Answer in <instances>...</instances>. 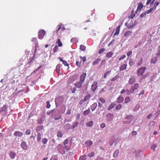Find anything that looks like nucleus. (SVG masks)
Returning <instances> with one entry per match:
<instances>
[{
    "instance_id": "f257e3e1",
    "label": "nucleus",
    "mask_w": 160,
    "mask_h": 160,
    "mask_svg": "<svg viewBox=\"0 0 160 160\" xmlns=\"http://www.w3.org/2000/svg\"><path fill=\"white\" fill-rule=\"evenodd\" d=\"M46 32L43 29L40 30L38 32V38L42 39L45 35L46 34Z\"/></svg>"
},
{
    "instance_id": "f03ea898",
    "label": "nucleus",
    "mask_w": 160,
    "mask_h": 160,
    "mask_svg": "<svg viewBox=\"0 0 160 160\" xmlns=\"http://www.w3.org/2000/svg\"><path fill=\"white\" fill-rule=\"evenodd\" d=\"M58 149L59 152L62 155L65 153V151L64 147L61 144H58Z\"/></svg>"
},
{
    "instance_id": "7ed1b4c3",
    "label": "nucleus",
    "mask_w": 160,
    "mask_h": 160,
    "mask_svg": "<svg viewBox=\"0 0 160 160\" xmlns=\"http://www.w3.org/2000/svg\"><path fill=\"white\" fill-rule=\"evenodd\" d=\"M98 82L97 81H94L91 85V89L93 92H95L98 88Z\"/></svg>"
},
{
    "instance_id": "20e7f679",
    "label": "nucleus",
    "mask_w": 160,
    "mask_h": 160,
    "mask_svg": "<svg viewBox=\"0 0 160 160\" xmlns=\"http://www.w3.org/2000/svg\"><path fill=\"white\" fill-rule=\"evenodd\" d=\"M146 69V68L145 67H142L138 70L137 71V74L138 76H141L144 73L145 70Z\"/></svg>"
},
{
    "instance_id": "39448f33",
    "label": "nucleus",
    "mask_w": 160,
    "mask_h": 160,
    "mask_svg": "<svg viewBox=\"0 0 160 160\" xmlns=\"http://www.w3.org/2000/svg\"><path fill=\"white\" fill-rule=\"evenodd\" d=\"M139 87V85L138 83H136L133 86H131V91L132 92V93H133L134 91L137 90Z\"/></svg>"
},
{
    "instance_id": "423d86ee",
    "label": "nucleus",
    "mask_w": 160,
    "mask_h": 160,
    "mask_svg": "<svg viewBox=\"0 0 160 160\" xmlns=\"http://www.w3.org/2000/svg\"><path fill=\"white\" fill-rule=\"evenodd\" d=\"M114 115L112 113H108L106 116V120L108 121H110L112 120Z\"/></svg>"
},
{
    "instance_id": "0eeeda50",
    "label": "nucleus",
    "mask_w": 160,
    "mask_h": 160,
    "mask_svg": "<svg viewBox=\"0 0 160 160\" xmlns=\"http://www.w3.org/2000/svg\"><path fill=\"white\" fill-rule=\"evenodd\" d=\"M99 102H98V106L99 107H101L102 105L103 104L105 103V100L103 98H99Z\"/></svg>"
},
{
    "instance_id": "6e6552de",
    "label": "nucleus",
    "mask_w": 160,
    "mask_h": 160,
    "mask_svg": "<svg viewBox=\"0 0 160 160\" xmlns=\"http://www.w3.org/2000/svg\"><path fill=\"white\" fill-rule=\"evenodd\" d=\"M86 76L87 74L85 73H83L80 76V81L83 83Z\"/></svg>"
},
{
    "instance_id": "1a4fd4ad",
    "label": "nucleus",
    "mask_w": 160,
    "mask_h": 160,
    "mask_svg": "<svg viewBox=\"0 0 160 160\" xmlns=\"http://www.w3.org/2000/svg\"><path fill=\"white\" fill-rule=\"evenodd\" d=\"M21 146L23 149L24 150L27 149V145L25 142H22L21 144Z\"/></svg>"
},
{
    "instance_id": "9d476101",
    "label": "nucleus",
    "mask_w": 160,
    "mask_h": 160,
    "mask_svg": "<svg viewBox=\"0 0 160 160\" xmlns=\"http://www.w3.org/2000/svg\"><path fill=\"white\" fill-rule=\"evenodd\" d=\"M83 83L82 82L79 81L74 84L75 86L77 88H81L82 87V84Z\"/></svg>"
},
{
    "instance_id": "9b49d317",
    "label": "nucleus",
    "mask_w": 160,
    "mask_h": 160,
    "mask_svg": "<svg viewBox=\"0 0 160 160\" xmlns=\"http://www.w3.org/2000/svg\"><path fill=\"white\" fill-rule=\"evenodd\" d=\"M126 118L128 121V123H130L133 119V117L132 115H130L127 116Z\"/></svg>"
},
{
    "instance_id": "f8f14e48",
    "label": "nucleus",
    "mask_w": 160,
    "mask_h": 160,
    "mask_svg": "<svg viewBox=\"0 0 160 160\" xmlns=\"http://www.w3.org/2000/svg\"><path fill=\"white\" fill-rule=\"evenodd\" d=\"M135 78L134 77L130 78L128 81V83L131 85L133 84L135 81Z\"/></svg>"
},
{
    "instance_id": "ddd939ff",
    "label": "nucleus",
    "mask_w": 160,
    "mask_h": 160,
    "mask_svg": "<svg viewBox=\"0 0 160 160\" xmlns=\"http://www.w3.org/2000/svg\"><path fill=\"white\" fill-rule=\"evenodd\" d=\"M23 135V133L22 132L18 131L15 132L14 134V136L18 137H22Z\"/></svg>"
},
{
    "instance_id": "4468645a",
    "label": "nucleus",
    "mask_w": 160,
    "mask_h": 160,
    "mask_svg": "<svg viewBox=\"0 0 160 160\" xmlns=\"http://www.w3.org/2000/svg\"><path fill=\"white\" fill-rule=\"evenodd\" d=\"M123 98L121 96H120L117 99V102L118 103H121L123 102Z\"/></svg>"
},
{
    "instance_id": "2eb2a0df",
    "label": "nucleus",
    "mask_w": 160,
    "mask_h": 160,
    "mask_svg": "<svg viewBox=\"0 0 160 160\" xmlns=\"http://www.w3.org/2000/svg\"><path fill=\"white\" fill-rule=\"evenodd\" d=\"M143 7V5L142 2H140L138 4L137 11H136V13L137 11H139Z\"/></svg>"
},
{
    "instance_id": "dca6fc26",
    "label": "nucleus",
    "mask_w": 160,
    "mask_h": 160,
    "mask_svg": "<svg viewBox=\"0 0 160 160\" xmlns=\"http://www.w3.org/2000/svg\"><path fill=\"white\" fill-rule=\"evenodd\" d=\"M158 59V58L157 57L152 58L151 60V63L155 64L157 61Z\"/></svg>"
},
{
    "instance_id": "f3484780",
    "label": "nucleus",
    "mask_w": 160,
    "mask_h": 160,
    "mask_svg": "<svg viewBox=\"0 0 160 160\" xmlns=\"http://www.w3.org/2000/svg\"><path fill=\"white\" fill-rule=\"evenodd\" d=\"M97 103H94L91 106V108L92 111H94L96 108H97Z\"/></svg>"
},
{
    "instance_id": "a211bd4d",
    "label": "nucleus",
    "mask_w": 160,
    "mask_h": 160,
    "mask_svg": "<svg viewBox=\"0 0 160 160\" xmlns=\"http://www.w3.org/2000/svg\"><path fill=\"white\" fill-rule=\"evenodd\" d=\"M120 27H121V26L120 25H119L117 28L116 29V32L113 35L114 36H115L116 35H118L119 34V31H120Z\"/></svg>"
},
{
    "instance_id": "6ab92c4d",
    "label": "nucleus",
    "mask_w": 160,
    "mask_h": 160,
    "mask_svg": "<svg viewBox=\"0 0 160 160\" xmlns=\"http://www.w3.org/2000/svg\"><path fill=\"white\" fill-rule=\"evenodd\" d=\"M58 26L59 27L57 30V34H58V32L60 30H61V31H62L65 30V28L63 26H62L58 25Z\"/></svg>"
},
{
    "instance_id": "aec40b11",
    "label": "nucleus",
    "mask_w": 160,
    "mask_h": 160,
    "mask_svg": "<svg viewBox=\"0 0 160 160\" xmlns=\"http://www.w3.org/2000/svg\"><path fill=\"white\" fill-rule=\"evenodd\" d=\"M63 135V134L62 131L59 130L57 132V136L58 138H61L62 137Z\"/></svg>"
},
{
    "instance_id": "412c9836",
    "label": "nucleus",
    "mask_w": 160,
    "mask_h": 160,
    "mask_svg": "<svg viewBox=\"0 0 160 160\" xmlns=\"http://www.w3.org/2000/svg\"><path fill=\"white\" fill-rule=\"evenodd\" d=\"M101 61V59L100 58H98L96 60H94L92 62V65H95L97 64H98L99 62Z\"/></svg>"
},
{
    "instance_id": "4be33fe9",
    "label": "nucleus",
    "mask_w": 160,
    "mask_h": 160,
    "mask_svg": "<svg viewBox=\"0 0 160 160\" xmlns=\"http://www.w3.org/2000/svg\"><path fill=\"white\" fill-rule=\"evenodd\" d=\"M91 97V95L90 94H88L84 97L83 99H82V101L84 102L87 101Z\"/></svg>"
},
{
    "instance_id": "5701e85b",
    "label": "nucleus",
    "mask_w": 160,
    "mask_h": 160,
    "mask_svg": "<svg viewBox=\"0 0 160 160\" xmlns=\"http://www.w3.org/2000/svg\"><path fill=\"white\" fill-rule=\"evenodd\" d=\"M127 65L126 64H123L122 65L120 68V71H122L125 69L127 68Z\"/></svg>"
},
{
    "instance_id": "b1692460",
    "label": "nucleus",
    "mask_w": 160,
    "mask_h": 160,
    "mask_svg": "<svg viewBox=\"0 0 160 160\" xmlns=\"http://www.w3.org/2000/svg\"><path fill=\"white\" fill-rule=\"evenodd\" d=\"M9 156L12 159H14L16 156V154L14 152H12L10 153Z\"/></svg>"
},
{
    "instance_id": "393cba45",
    "label": "nucleus",
    "mask_w": 160,
    "mask_h": 160,
    "mask_svg": "<svg viewBox=\"0 0 160 160\" xmlns=\"http://www.w3.org/2000/svg\"><path fill=\"white\" fill-rule=\"evenodd\" d=\"M78 124H79L78 122H76L71 126V129H74L75 128H76V127H77V126H78Z\"/></svg>"
},
{
    "instance_id": "a878e982",
    "label": "nucleus",
    "mask_w": 160,
    "mask_h": 160,
    "mask_svg": "<svg viewBox=\"0 0 160 160\" xmlns=\"http://www.w3.org/2000/svg\"><path fill=\"white\" fill-rule=\"evenodd\" d=\"M61 65L58 64L56 67V71L57 73H59L60 71Z\"/></svg>"
},
{
    "instance_id": "bb28decb",
    "label": "nucleus",
    "mask_w": 160,
    "mask_h": 160,
    "mask_svg": "<svg viewBox=\"0 0 160 160\" xmlns=\"http://www.w3.org/2000/svg\"><path fill=\"white\" fill-rule=\"evenodd\" d=\"M132 32L130 31H128L126 32L124 34V36L126 37H128L129 36L131 35Z\"/></svg>"
},
{
    "instance_id": "cd10ccee",
    "label": "nucleus",
    "mask_w": 160,
    "mask_h": 160,
    "mask_svg": "<svg viewBox=\"0 0 160 160\" xmlns=\"http://www.w3.org/2000/svg\"><path fill=\"white\" fill-rule=\"evenodd\" d=\"M90 112V110L89 108L87 110L84 111L83 112V114L84 116H86Z\"/></svg>"
},
{
    "instance_id": "c85d7f7f",
    "label": "nucleus",
    "mask_w": 160,
    "mask_h": 160,
    "mask_svg": "<svg viewBox=\"0 0 160 160\" xmlns=\"http://www.w3.org/2000/svg\"><path fill=\"white\" fill-rule=\"evenodd\" d=\"M60 60L63 62V63L64 64L65 66H69V64L67 62L63 60L61 58H59Z\"/></svg>"
},
{
    "instance_id": "c756f323",
    "label": "nucleus",
    "mask_w": 160,
    "mask_h": 160,
    "mask_svg": "<svg viewBox=\"0 0 160 160\" xmlns=\"http://www.w3.org/2000/svg\"><path fill=\"white\" fill-rule=\"evenodd\" d=\"M119 153V150H117L115 151V152L113 154V156L114 158H116L118 157Z\"/></svg>"
},
{
    "instance_id": "7c9ffc66",
    "label": "nucleus",
    "mask_w": 160,
    "mask_h": 160,
    "mask_svg": "<svg viewBox=\"0 0 160 160\" xmlns=\"http://www.w3.org/2000/svg\"><path fill=\"white\" fill-rule=\"evenodd\" d=\"M113 55V53L112 52H110L107 53L106 55V57L108 58H111Z\"/></svg>"
},
{
    "instance_id": "2f4dec72",
    "label": "nucleus",
    "mask_w": 160,
    "mask_h": 160,
    "mask_svg": "<svg viewBox=\"0 0 160 160\" xmlns=\"http://www.w3.org/2000/svg\"><path fill=\"white\" fill-rule=\"evenodd\" d=\"M92 144V142L91 140L87 141L85 142V144L88 146H91Z\"/></svg>"
},
{
    "instance_id": "473e14b6",
    "label": "nucleus",
    "mask_w": 160,
    "mask_h": 160,
    "mask_svg": "<svg viewBox=\"0 0 160 160\" xmlns=\"http://www.w3.org/2000/svg\"><path fill=\"white\" fill-rule=\"evenodd\" d=\"M42 67V65H40L32 73V74H35L37 72L39 71V70Z\"/></svg>"
},
{
    "instance_id": "72a5a7b5",
    "label": "nucleus",
    "mask_w": 160,
    "mask_h": 160,
    "mask_svg": "<svg viewBox=\"0 0 160 160\" xmlns=\"http://www.w3.org/2000/svg\"><path fill=\"white\" fill-rule=\"evenodd\" d=\"M135 16V14L134 13V10H132V11L131 15L129 16V18L130 19H132Z\"/></svg>"
},
{
    "instance_id": "f704fd0d",
    "label": "nucleus",
    "mask_w": 160,
    "mask_h": 160,
    "mask_svg": "<svg viewBox=\"0 0 160 160\" xmlns=\"http://www.w3.org/2000/svg\"><path fill=\"white\" fill-rule=\"evenodd\" d=\"M41 139V134L40 132L38 133L37 135V141L38 142H39Z\"/></svg>"
},
{
    "instance_id": "c9c22d12",
    "label": "nucleus",
    "mask_w": 160,
    "mask_h": 160,
    "mask_svg": "<svg viewBox=\"0 0 160 160\" xmlns=\"http://www.w3.org/2000/svg\"><path fill=\"white\" fill-rule=\"evenodd\" d=\"M115 105V104L114 103H111V104L108 106V110H110L112 109V108H113Z\"/></svg>"
},
{
    "instance_id": "e433bc0d",
    "label": "nucleus",
    "mask_w": 160,
    "mask_h": 160,
    "mask_svg": "<svg viewBox=\"0 0 160 160\" xmlns=\"http://www.w3.org/2000/svg\"><path fill=\"white\" fill-rule=\"evenodd\" d=\"M119 78V75H117L115 76L114 77L110 79L111 81H116L117 79H118Z\"/></svg>"
},
{
    "instance_id": "4c0bfd02",
    "label": "nucleus",
    "mask_w": 160,
    "mask_h": 160,
    "mask_svg": "<svg viewBox=\"0 0 160 160\" xmlns=\"http://www.w3.org/2000/svg\"><path fill=\"white\" fill-rule=\"evenodd\" d=\"M93 122L92 121H89V122H88L86 125L88 127H92L93 125Z\"/></svg>"
},
{
    "instance_id": "58836bf2",
    "label": "nucleus",
    "mask_w": 160,
    "mask_h": 160,
    "mask_svg": "<svg viewBox=\"0 0 160 160\" xmlns=\"http://www.w3.org/2000/svg\"><path fill=\"white\" fill-rule=\"evenodd\" d=\"M131 99L129 97H127L125 99V103H128L130 101Z\"/></svg>"
},
{
    "instance_id": "ea45409f",
    "label": "nucleus",
    "mask_w": 160,
    "mask_h": 160,
    "mask_svg": "<svg viewBox=\"0 0 160 160\" xmlns=\"http://www.w3.org/2000/svg\"><path fill=\"white\" fill-rule=\"evenodd\" d=\"M56 43L58 44V46L59 47H61L62 45V42L60 41V39L59 38L58 39Z\"/></svg>"
},
{
    "instance_id": "a19ab883",
    "label": "nucleus",
    "mask_w": 160,
    "mask_h": 160,
    "mask_svg": "<svg viewBox=\"0 0 160 160\" xmlns=\"http://www.w3.org/2000/svg\"><path fill=\"white\" fill-rule=\"evenodd\" d=\"M71 41L72 43H75L77 42V40L76 38H73L71 39Z\"/></svg>"
},
{
    "instance_id": "79ce46f5",
    "label": "nucleus",
    "mask_w": 160,
    "mask_h": 160,
    "mask_svg": "<svg viewBox=\"0 0 160 160\" xmlns=\"http://www.w3.org/2000/svg\"><path fill=\"white\" fill-rule=\"evenodd\" d=\"M64 149H65L67 151H68L70 150L71 148V145H66L64 146Z\"/></svg>"
},
{
    "instance_id": "37998d69",
    "label": "nucleus",
    "mask_w": 160,
    "mask_h": 160,
    "mask_svg": "<svg viewBox=\"0 0 160 160\" xmlns=\"http://www.w3.org/2000/svg\"><path fill=\"white\" fill-rule=\"evenodd\" d=\"M61 118V116L60 115V114H59V115H56L54 117V119L55 120H59Z\"/></svg>"
},
{
    "instance_id": "c03bdc74",
    "label": "nucleus",
    "mask_w": 160,
    "mask_h": 160,
    "mask_svg": "<svg viewBox=\"0 0 160 160\" xmlns=\"http://www.w3.org/2000/svg\"><path fill=\"white\" fill-rule=\"evenodd\" d=\"M155 9L153 8H150L149 10L145 11L147 14H148L151 13L153 10H154Z\"/></svg>"
},
{
    "instance_id": "a18cd8bd",
    "label": "nucleus",
    "mask_w": 160,
    "mask_h": 160,
    "mask_svg": "<svg viewBox=\"0 0 160 160\" xmlns=\"http://www.w3.org/2000/svg\"><path fill=\"white\" fill-rule=\"evenodd\" d=\"M87 156L86 155H84L80 157V159L81 160H86Z\"/></svg>"
},
{
    "instance_id": "49530a36",
    "label": "nucleus",
    "mask_w": 160,
    "mask_h": 160,
    "mask_svg": "<svg viewBox=\"0 0 160 160\" xmlns=\"http://www.w3.org/2000/svg\"><path fill=\"white\" fill-rule=\"evenodd\" d=\"M139 108H140V106H139V105L137 104L135 107L134 108V110L135 111H136L139 109Z\"/></svg>"
},
{
    "instance_id": "de8ad7c7",
    "label": "nucleus",
    "mask_w": 160,
    "mask_h": 160,
    "mask_svg": "<svg viewBox=\"0 0 160 160\" xmlns=\"http://www.w3.org/2000/svg\"><path fill=\"white\" fill-rule=\"evenodd\" d=\"M53 51L54 52H57L58 50V47L56 45L53 48Z\"/></svg>"
},
{
    "instance_id": "09e8293b",
    "label": "nucleus",
    "mask_w": 160,
    "mask_h": 160,
    "mask_svg": "<svg viewBox=\"0 0 160 160\" xmlns=\"http://www.w3.org/2000/svg\"><path fill=\"white\" fill-rule=\"evenodd\" d=\"M94 155V153L92 152L91 153L88 154L87 155L88 157H89V158H91V157H93Z\"/></svg>"
},
{
    "instance_id": "8fccbe9b",
    "label": "nucleus",
    "mask_w": 160,
    "mask_h": 160,
    "mask_svg": "<svg viewBox=\"0 0 160 160\" xmlns=\"http://www.w3.org/2000/svg\"><path fill=\"white\" fill-rule=\"evenodd\" d=\"M159 2H155L154 4V6L153 7V8L155 10L156 7L159 5Z\"/></svg>"
},
{
    "instance_id": "3c124183",
    "label": "nucleus",
    "mask_w": 160,
    "mask_h": 160,
    "mask_svg": "<svg viewBox=\"0 0 160 160\" xmlns=\"http://www.w3.org/2000/svg\"><path fill=\"white\" fill-rule=\"evenodd\" d=\"M48 141L47 139L46 138H44L42 139V142L43 144H45L47 143Z\"/></svg>"
},
{
    "instance_id": "603ef678",
    "label": "nucleus",
    "mask_w": 160,
    "mask_h": 160,
    "mask_svg": "<svg viewBox=\"0 0 160 160\" xmlns=\"http://www.w3.org/2000/svg\"><path fill=\"white\" fill-rule=\"evenodd\" d=\"M43 122V120L42 118H40L37 120V122L39 124H41Z\"/></svg>"
},
{
    "instance_id": "864d4df0",
    "label": "nucleus",
    "mask_w": 160,
    "mask_h": 160,
    "mask_svg": "<svg viewBox=\"0 0 160 160\" xmlns=\"http://www.w3.org/2000/svg\"><path fill=\"white\" fill-rule=\"evenodd\" d=\"M80 49L82 51H84L86 49V47L83 45H81L80 46Z\"/></svg>"
},
{
    "instance_id": "5fc2aeb1",
    "label": "nucleus",
    "mask_w": 160,
    "mask_h": 160,
    "mask_svg": "<svg viewBox=\"0 0 160 160\" xmlns=\"http://www.w3.org/2000/svg\"><path fill=\"white\" fill-rule=\"evenodd\" d=\"M157 147V145L156 144H153L152 145V146L151 147V148L153 150V151H154L156 148Z\"/></svg>"
},
{
    "instance_id": "6e6d98bb",
    "label": "nucleus",
    "mask_w": 160,
    "mask_h": 160,
    "mask_svg": "<svg viewBox=\"0 0 160 160\" xmlns=\"http://www.w3.org/2000/svg\"><path fill=\"white\" fill-rule=\"evenodd\" d=\"M47 105L46 107L47 108H49L51 107V105L50 104L49 101H48L46 102Z\"/></svg>"
},
{
    "instance_id": "4d7b16f0",
    "label": "nucleus",
    "mask_w": 160,
    "mask_h": 160,
    "mask_svg": "<svg viewBox=\"0 0 160 160\" xmlns=\"http://www.w3.org/2000/svg\"><path fill=\"white\" fill-rule=\"evenodd\" d=\"M122 105L121 104H118L116 107V109L117 110L120 109L121 108Z\"/></svg>"
},
{
    "instance_id": "13d9d810",
    "label": "nucleus",
    "mask_w": 160,
    "mask_h": 160,
    "mask_svg": "<svg viewBox=\"0 0 160 160\" xmlns=\"http://www.w3.org/2000/svg\"><path fill=\"white\" fill-rule=\"evenodd\" d=\"M126 57V56L125 55H122L121 57H120L119 58V60L120 61L121 60L125 58Z\"/></svg>"
},
{
    "instance_id": "bf43d9fd",
    "label": "nucleus",
    "mask_w": 160,
    "mask_h": 160,
    "mask_svg": "<svg viewBox=\"0 0 160 160\" xmlns=\"http://www.w3.org/2000/svg\"><path fill=\"white\" fill-rule=\"evenodd\" d=\"M126 92H127V94L128 95H130L132 93V92L131 91V88H130V90L128 89H126Z\"/></svg>"
},
{
    "instance_id": "052dcab7",
    "label": "nucleus",
    "mask_w": 160,
    "mask_h": 160,
    "mask_svg": "<svg viewBox=\"0 0 160 160\" xmlns=\"http://www.w3.org/2000/svg\"><path fill=\"white\" fill-rule=\"evenodd\" d=\"M69 142V140L68 139H67L66 140H65V141H64L63 142V144L64 146H65V145H66V144H68Z\"/></svg>"
},
{
    "instance_id": "680f3d73",
    "label": "nucleus",
    "mask_w": 160,
    "mask_h": 160,
    "mask_svg": "<svg viewBox=\"0 0 160 160\" xmlns=\"http://www.w3.org/2000/svg\"><path fill=\"white\" fill-rule=\"evenodd\" d=\"M80 58L82 59L83 62H85L86 61V57H82V56H80Z\"/></svg>"
},
{
    "instance_id": "e2e57ef3",
    "label": "nucleus",
    "mask_w": 160,
    "mask_h": 160,
    "mask_svg": "<svg viewBox=\"0 0 160 160\" xmlns=\"http://www.w3.org/2000/svg\"><path fill=\"white\" fill-rule=\"evenodd\" d=\"M143 61L142 58H141L140 61L138 62L137 63V65L138 66H140L142 63Z\"/></svg>"
},
{
    "instance_id": "0e129e2a",
    "label": "nucleus",
    "mask_w": 160,
    "mask_h": 160,
    "mask_svg": "<svg viewBox=\"0 0 160 160\" xmlns=\"http://www.w3.org/2000/svg\"><path fill=\"white\" fill-rule=\"evenodd\" d=\"M25 133L27 135H29L31 133V130L30 129H27Z\"/></svg>"
},
{
    "instance_id": "69168bd1",
    "label": "nucleus",
    "mask_w": 160,
    "mask_h": 160,
    "mask_svg": "<svg viewBox=\"0 0 160 160\" xmlns=\"http://www.w3.org/2000/svg\"><path fill=\"white\" fill-rule=\"evenodd\" d=\"M147 14L146 12L145 11V12H143V13H142L140 15V17H141V18H143L144 17H145L146 14Z\"/></svg>"
},
{
    "instance_id": "338daca9",
    "label": "nucleus",
    "mask_w": 160,
    "mask_h": 160,
    "mask_svg": "<svg viewBox=\"0 0 160 160\" xmlns=\"http://www.w3.org/2000/svg\"><path fill=\"white\" fill-rule=\"evenodd\" d=\"M105 51V49L104 48H102L101 49H100L99 52H98V53L99 54H101L103 52H104Z\"/></svg>"
},
{
    "instance_id": "774afa93",
    "label": "nucleus",
    "mask_w": 160,
    "mask_h": 160,
    "mask_svg": "<svg viewBox=\"0 0 160 160\" xmlns=\"http://www.w3.org/2000/svg\"><path fill=\"white\" fill-rule=\"evenodd\" d=\"M106 126L105 123H102L100 125V127L102 128H104Z\"/></svg>"
}]
</instances>
